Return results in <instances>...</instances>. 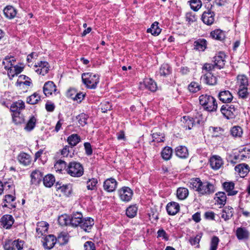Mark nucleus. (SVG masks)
Wrapping results in <instances>:
<instances>
[{"label": "nucleus", "instance_id": "nucleus-26", "mask_svg": "<svg viewBox=\"0 0 250 250\" xmlns=\"http://www.w3.org/2000/svg\"><path fill=\"white\" fill-rule=\"evenodd\" d=\"M215 204L222 207L226 204L227 196L224 192H218L215 194L214 197Z\"/></svg>", "mask_w": 250, "mask_h": 250}, {"label": "nucleus", "instance_id": "nucleus-5", "mask_svg": "<svg viewBox=\"0 0 250 250\" xmlns=\"http://www.w3.org/2000/svg\"><path fill=\"white\" fill-rule=\"evenodd\" d=\"M66 171L70 176L75 177H80L83 174V166L78 162H71L69 163Z\"/></svg>", "mask_w": 250, "mask_h": 250}, {"label": "nucleus", "instance_id": "nucleus-47", "mask_svg": "<svg viewBox=\"0 0 250 250\" xmlns=\"http://www.w3.org/2000/svg\"><path fill=\"white\" fill-rule=\"evenodd\" d=\"M36 121V118L33 116H31L27 122L24 129L27 131H31L35 127Z\"/></svg>", "mask_w": 250, "mask_h": 250}, {"label": "nucleus", "instance_id": "nucleus-52", "mask_svg": "<svg viewBox=\"0 0 250 250\" xmlns=\"http://www.w3.org/2000/svg\"><path fill=\"white\" fill-rule=\"evenodd\" d=\"M186 19L188 23L191 24L197 21V17L195 13L189 12L186 15Z\"/></svg>", "mask_w": 250, "mask_h": 250}, {"label": "nucleus", "instance_id": "nucleus-53", "mask_svg": "<svg viewBox=\"0 0 250 250\" xmlns=\"http://www.w3.org/2000/svg\"><path fill=\"white\" fill-rule=\"evenodd\" d=\"M66 163L64 161L60 160L58 161L54 165V169L56 171L61 172V171L66 168Z\"/></svg>", "mask_w": 250, "mask_h": 250}, {"label": "nucleus", "instance_id": "nucleus-15", "mask_svg": "<svg viewBox=\"0 0 250 250\" xmlns=\"http://www.w3.org/2000/svg\"><path fill=\"white\" fill-rule=\"evenodd\" d=\"M57 241L56 237L52 234L47 235L45 237L43 241V246L46 249L50 250L52 249Z\"/></svg>", "mask_w": 250, "mask_h": 250}, {"label": "nucleus", "instance_id": "nucleus-48", "mask_svg": "<svg viewBox=\"0 0 250 250\" xmlns=\"http://www.w3.org/2000/svg\"><path fill=\"white\" fill-rule=\"evenodd\" d=\"M138 208L135 205L129 206L126 210V215L129 218H133L137 214Z\"/></svg>", "mask_w": 250, "mask_h": 250}, {"label": "nucleus", "instance_id": "nucleus-43", "mask_svg": "<svg viewBox=\"0 0 250 250\" xmlns=\"http://www.w3.org/2000/svg\"><path fill=\"white\" fill-rule=\"evenodd\" d=\"M71 216L66 214L62 215L58 218L59 223L61 226L71 225Z\"/></svg>", "mask_w": 250, "mask_h": 250}, {"label": "nucleus", "instance_id": "nucleus-29", "mask_svg": "<svg viewBox=\"0 0 250 250\" xmlns=\"http://www.w3.org/2000/svg\"><path fill=\"white\" fill-rule=\"evenodd\" d=\"M235 170L241 177H244L249 171V166L245 164H239L235 167Z\"/></svg>", "mask_w": 250, "mask_h": 250}, {"label": "nucleus", "instance_id": "nucleus-16", "mask_svg": "<svg viewBox=\"0 0 250 250\" xmlns=\"http://www.w3.org/2000/svg\"><path fill=\"white\" fill-rule=\"evenodd\" d=\"M141 88L145 87L148 90L154 92L157 90V86L156 83L150 78H146L143 82L140 83Z\"/></svg>", "mask_w": 250, "mask_h": 250}, {"label": "nucleus", "instance_id": "nucleus-31", "mask_svg": "<svg viewBox=\"0 0 250 250\" xmlns=\"http://www.w3.org/2000/svg\"><path fill=\"white\" fill-rule=\"evenodd\" d=\"M233 209L232 207L228 206L226 207L223 209L221 212V217L224 219L225 221L230 219L233 216Z\"/></svg>", "mask_w": 250, "mask_h": 250}, {"label": "nucleus", "instance_id": "nucleus-62", "mask_svg": "<svg viewBox=\"0 0 250 250\" xmlns=\"http://www.w3.org/2000/svg\"><path fill=\"white\" fill-rule=\"evenodd\" d=\"M238 94L240 97L243 99L246 98L248 95L247 87L244 88L239 87Z\"/></svg>", "mask_w": 250, "mask_h": 250}, {"label": "nucleus", "instance_id": "nucleus-63", "mask_svg": "<svg viewBox=\"0 0 250 250\" xmlns=\"http://www.w3.org/2000/svg\"><path fill=\"white\" fill-rule=\"evenodd\" d=\"M157 238H161L162 239L167 241L168 240V236L163 229H160L157 231Z\"/></svg>", "mask_w": 250, "mask_h": 250}, {"label": "nucleus", "instance_id": "nucleus-24", "mask_svg": "<svg viewBox=\"0 0 250 250\" xmlns=\"http://www.w3.org/2000/svg\"><path fill=\"white\" fill-rule=\"evenodd\" d=\"M83 219L81 213L77 212L72 214L71 216V226L73 227L80 226Z\"/></svg>", "mask_w": 250, "mask_h": 250}, {"label": "nucleus", "instance_id": "nucleus-25", "mask_svg": "<svg viewBox=\"0 0 250 250\" xmlns=\"http://www.w3.org/2000/svg\"><path fill=\"white\" fill-rule=\"evenodd\" d=\"M18 160L21 164L24 166H29L31 163V158L30 156L24 152H21L19 154L18 156Z\"/></svg>", "mask_w": 250, "mask_h": 250}, {"label": "nucleus", "instance_id": "nucleus-51", "mask_svg": "<svg viewBox=\"0 0 250 250\" xmlns=\"http://www.w3.org/2000/svg\"><path fill=\"white\" fill-rule=\"evenodd\" d=\"M40 100V96L39 94L34 93L27 98V102L31 104H37Z\"/></svg>", "mask_w": 250, "mask_h": 250}, {"label": "nucleus", "instance_id": "nucleus-37", "mask_svg": "<svg viewBox=\"0 0 250 250\" xmlns=\"http://www.w3.org/2000/svg\"><path fill=\"white\" fill-rule=\"evenodd\" d=\"M181 122L184 124V127L186 129H190L194 124L193 119L188 116H184L181 119Z\"/></svg>", "mask_w": 250, "mask_h": 250}, {"label": "nucleus", "instance_id": "nucleus-55", "mask_svg": "<svg viewBox=\"0 0 250 250\" xmlns=\"http://www.w3.org/2000/svg\"><path fill=\"white\" fill-rule=\"evenodd\" d=\"M190 5L193 10L197 11L201 8L202 3L200 0H191L190 1Z\"/></svg>", "mask_w": 250, "mask_h": 250}, {"label": "nucleus", "instance_id": "nucleus-60", "mask_svg": "<svg viewBox=\"0 0 250 250\" xmlns=\"http://www.w3.org/2000/svg\"><path fill=\"white\" fill-rule=\"evenodd\" d=\"M219 242V239L218 237L215 236H213L211 240L210 250H216Z\"/></svg>", "mask_w": 250, "mask_h": 250}, {"label": "nucleus", "instance_id": "nucleus-38", "mask_svg": "<svg viewBox=\"0 0 250 250\" xmlns=\"http://www.w3.org/2000/svg\"><path fill=\"white\" fill-rule=\"evenodd\" d=\"M210 36L213 39L219 41H222L225 37V33L220 29H216L212 31L210 33Z\"/></svg>", "mask_w": 250, "mask_h": 250}, {"label": "nucleus", "instance_id": "nucleus-4", "mask_svg": "<svg viewBox=\"0 0 250 250\" xmlns=\"http://www.w3.org/2000/svg\"><path fill=\"white\" fill-rule=\"evenodd\" d=\"M82 79L86 87L89 89H95L99 83L100 76L96 74L84 73L82 74Z\"/></svg>", "mask_w": 250, "mask_h": 250}, {"label": "nucleus", "instance_id": "nucleus-40", "mask_svg": "<svg viewBox=\"0 0 250 250\" xmlns=\"http://www.w3.org/2000/svg\"><path fill=\"white\" fill-rule=\"evenodd\" d=\"M188 195V190L187 188H179L177 190V196L180 200H184Z\"/></svg>", "mask_w": 250, "mask_h": 250}, {"label": "nucleus", "instance_id": "nucleus-1", "mask_svg": "<svg viewBox=\"0 0 250 250\" xmlns=\"http://www.w3.org/2000/svg\"><path fill=\"white\" fill-rule=\"evenodd\" d=\"M190 186L201 195H209L215 191L213 184L208 181L202 182L197 178L191 180Z\"/></svg>", "mask_w": 250, "mask_h": 250}, {"label": "nucleus", "instance_id": "nucleus-50", "mask_svg": "<svg viewBox=\"0 0 250 250\" xmlns=\"http://www.w3.org/2000/svg\"><path fill=\"white\" fill-rule=\"evenodd\" d=\"M98 183L97 179L93 178L89 179L86 182V188L88 190H93L96 189V185Z\"/></svg>", "mask_w": 250, "mask_h": 250}, {"label": "nucleus", "instance_id": "nucleus-64", "mask_svg": "<svg viewBox=\"0 0 250 250\" xmlns=\"http://www.w3.org/2000/svg\"><path fill=\"white\" fill-rule=\"evenodd\" d=\"M84 250H96L95 244L92 241H86L84 244Z\"/></svg>", "mask_w": 250, "mask_h": 250}, {"label": "nucleus", "instance_id": "nucleus-17", "mask_svg": "<svg viewBox=\"0 0 250 250\" xmlns=\"http://www.w3.org/2000/svg\"><path fill=\"white\" fill-rule=\"evenodd\" d=\"M218 98L223 103H230L233 100V97L229 90L220 91L218 95Z\"/></svg>", "mask_w": 250, "mask_h": 250}, {"label": "nucleus", "instance_id": "nucleus-9", "mask_svg": "<svg viewBox=\"0 0 250 250\" xmlns=\"http://www.w3.org/2000/svg\"><path fill=\"white\" fill-rule=\"evenodd\" d=\"M24 242L22 240H17L13 242L9 241L4 246L5 250H23Z\"/></svg>", "mask_w": 250, "mask_h": 250}, {"label": "nucleus", "instance_id": "nucleus-33", "mask_svg": "<svg viewBox=\"0 0 250 250\" xmlns=\"http://www.w3.org/2000/svg\"><path fill=\"white\" fill-rule=\"evenodd\" d=\"M24 107V103L21 100H18L11 104L10 109L13 112L19 113Z\"/></svg>", "mask_w": 250, "mask_h": 250}, {"label": "nucleus", "instance_id": "nucleus-13", "mask_svg": "<svg viewBox=\"0 0 250 250\" xmlns=\"http://www.w3.org/2000/svg\"><path fill=\"white\" fill-rule=\"evenodd\" d=\"M43 91L46 96H49L53 94L55 95L57 92L56 86L53 82L48 81L44 83Z\"/></svg>", "mask_w": 250, "mask_h": 250}, {"label": "nucleus", "instance_id": "nucleus-30", "mask_svg": "<svg viewBox=\"0 0 250 250\" xmlns=\"http://www.w3.org/2000/svg\"><path fill=\"white\" fill-rule=\"evenodd\" d=\"M236 235L239 240L247 239L249 237V232L246 228L240 227L236 229Z\"/></svg>", "mask_w": 250, "mask_h": 250}, {"label": "nucleus", "instance_id": "nucleus-41", "mask_svg": "<svg viewBox=\"0 0 250 250\" xmlns=\"http://www.w3.org/2000/svg\"><path fill=\"white\" fill-rule=\"evenodd\" d=\"M237 85L239 87H246L248 85V79L247 77L244 75H238L237 77Z\"/></svg>", "mask_w": 250, "mask_h": 250}, {"label": "nucleus", "instance_id": "nucleus-54", "mask_svg": "<svg viewBox=\"0 0 250 250\" xmlns=\"http://www.w3.org/2000/svg\"><path fill=\"white\" fill-rule=\"evenodd\" d=\"M171 72L170 66L167 64H163L160 68V74L161 76H165Z\"/></svg>", "mask_w": 250, "mask_h": 250}, {"label": "nucleus", "instance_id": "nucleus-58", "mask_svg": "<svg viewBox=\"0 0 250 250\" xmlns=\"http://www.w3.org/2000/svg\"><path fill=\"white\" fill-rule=\"evenodd\" d=\"M152 138L154 141L160 143L164 141L165 136L163 134L160 132H153L152 134Z\"/></svg>", "mask_w": 250, "mask_h": 250}, {"label": "nucleus", "instance_id": "nucleus-3", "mask_svg": "<svg viewBox=\"0 0 250 250\" xmlns=\"http://www.w3.org/2000/svg\"><path fill=\"white\" fill-rule=\"evenodd\" d=\"M199 102L204 108L209 112H213L216 110L217 104L215 99L212 96L205 94L202 95L199 98Z\"/></svg>", "mask_w": 250, "mask_h": 250}, {"label": "nucleus", "instance_id": "nucleus-27", "mask_svg": "<svg viewBox=\"0 0 250 250\" xmlns=\"http://www.w3.org/2000/svg\"><path fill=\"white\" fill-rule=\"evenodd\" d=\"M42 176V174L40 170L36 169L33 171L30 175L32 184L35 185L39 184L41 181Z\"/></svg>", "mask_w": 250, "mask_h": 250}, {"label": "nucleus", "instance_id": "nucleus-34", "mask_svg": "<svg viewBox=\"0 0 250 250\" xmlns=\"http://www.w3.org/2000/svg\"><path fill=\"white\" fill-rule=\"evenodd\" d=\"M207 41L204 39H198L194 42V48L199 51H203L207 48Z\"/></svg>", "mask_w": 250, "mask_h": 250}, {"label": "nucleus", "instance_id": "nucleus-57", "mask_svg": "<svg viewBox=\"0 0 250 250\" xmlns=\"http://www.w3.org/2000/svg\"><path fill=\"white\" fill-rule=\"evenodd\" d=\"M87 115L84 113L81 114L77 117L79 125L82 126H84L87 124Z\"/></svg>", "mask_w": 250, "mask_h": 250}, {"label": "nucleus", "instance_id": "nucleus-19", "mask_svg": "<svg viewBox=\"0 0 250 250\" xmlns=\"http://www.w3.org/2000/svg\"><path fill=\"white\" fill-rule=\"evenodd\" d=\"M117 184V182L115 179L108 178L104 183V189L108 192H112L116 188Z\"/></svg>", "mask_w": 250, "mask_h": 250}, {"label": "nucleus", "instance_id": "nucleus-59", "mask_svg": "<svg viewBox=\"0 0 250 250\" xmlns=\"http://www.w3.org/2000/svg\"><path fill=\"white\" fill-rule=\"evenodd\" d=\"M56 188L57 190H60L61 192L64 194H66L67 192H69V186L67 185H61V184L57 183L56 185Z\"/></svg>", "mask_w": 250, "mask_h": 250}, {"label": "nucleus", "instance_id": "nucleus-61", "mask_svg": "<svg viewBox=\"0 0 250 250\" xmlns=\"http://www.w3.org/2000/svg\"><path fill=\"white\" fill-rule=\"evenodd\" d=\"M216 68L214 64L210 63H205L203 66V73L205 74V72H212L214 69Z\"/></svg>", "mask_w": 250, "mask_h": 250}, {"label": "nucleus", "instance_id": "nucleus-18", "mask_svg": "<svg viewBox=\"0 0 250 250\" xmlns=\"http://www.w3.org/2000/svg\"><path fill=\"white\" fill-rule=\"evenodd\" d=\"M226 55L224 52H220L214 57V64L216 68L221 69L223 67L225 62Z\"/></svg>", "mask_w": 250, "mask_h": 250}, {"label": "nucleus", "instance_id": "nucleus-35", "mask_svg": "<svg viewBox=\"0 0 250 250\" xmlns=\"http://www.w3.org/2000/svg\"><path fill=\"white\" fill-rule=\"evenodd\" d=\"M176 155L179 158H186L188 155V149L184 146H179L175 149Z\"/></svg>", "mask_w": 250, "mask_h": 250}, {"label": "nucleus", "instance_id": "nucleus-6", "mask_svg": "<svg viewBox=\"0 0 250 250\" xmlns=\"http://www.w3.org/2000/svg\"><path fill=\"white\" fill-rule=\"evenodd\" d=\"M223 115L227 119L234 118L236 114V108L233 105L224 104L220 109Z\"/></svg>", "mask_w": 250, "mask_h": 250}, {"label": "nucleus", "instance_id": "nucleus-44", "mask_svg": "<svg viewBox=\"0 0 250 250\" xmlns=\"http://www.w3.org/2000/svg\"><path fill=\"white\" fill-rule=\"evenodd\" d=\"M172 155V149L171 147H165L161 152L162 158L165 160H169Z\"/></svg>", "mask_w": 250, "mask_h": 250}, {"label": "nucleus", "instance_id": "nucleus-22", "mask_svg": "<svg viewBox=\"0 0 250 250\" xmlns=\"http://www.w3.org/2000/svg\"><path fill=\"white\" fill-rule=\"evenodd\" d=\"M14 221L12 216L9 214L3 215L0 219L1 225L6 229H9L12 226Z\"/></svg>", "mask_w": 250, "mask_h": 250}, {"label": "nucleus", "instance_id": "nucleus-36", "mask_svg": "<svg viewBox=\"0 0 250 250\" xmlns=\"http://www.w3.org/2000/svg\"><path fill=\"white\" fill-rule=\"evenodd\" d=\"M3 13L7 18L12 19L16 16L17 11L13 6L9 5L3 9Z\"/></svg>", "mask_w": 250, "mask_h": 250}, {"label": "nucleus", "instance_id": "nucleus-2", "mask_svg": "<svg viewBox=\"0 0 250 250\" xmlns=\"http://www.w3.org/2000/svg\"><path fill=\"white\" fill-rule=\"evenodd\" d=\"M16 63V60L13 56H6L2 61V65L7 70L10 79H12L15 76L21 73L23 69V67Z\"/></svg>", "mask_w": 250, "mask_h": 250}, {"label": "nucleus", "instance_id": "nucleus-39", "mask_svg": "<svg viewBox=\"0 0 250 250\" xmlns=\"http://www.w3.org/2000/svg\"><path fill=\"white\" fill-rule=\"evenodd\" d=\"M161 31V29L158 27V22H154L152 24L150 28L147 29V32L150 33L152 35L157 36Z\"/></svg>", "mask_w": 250, "mask_h": 250}, {"label": "nucleus", "instance_id": "nucleus-32", "mask_svg": "<svg viewBox=\"0 0 250 250\" xmlns=\"http://www.w3.org/2000/svg\"><path fill=\"white\" fill-rule=\"evenodd\" d=\"M15 200V197L12 195L7 194L5 195L3 200L4 204L3 207L9 208H15V203L14 202Z\"/></svg>", "mask_w": 250, "mask_h": 250}, {"label": "nucleus", "instance_id": "nucleus-14", "mask_svg": "<svg viewBox=\"0 0 250 250\" xmlns=\"http://www.w3.org/2000/svg\"><path fill=\"white\" fill-rule=\"evenodd\" d=\"M48 224L44 221L39 222L36 228L37 236L41 237L46 235L48 229Z\"/></svg>", "mask_w": 250, "mask_h": 250}, {"label": "nucleus", "instance_id": "nucleus-8", "mask_svg": "<svg viewBox=\"0 0 250 250\" xmlns=\"http://www.w3.org/2000/svg\"><path fill=\"white\" fill-rule=\"evenodd\" d=\"M120 199L124 202H129L132 198L133 191L127 187H124L119 190Z\"/></svg>", "mask_w": 250, "mask_h": 250}, {"label": "nucleus", "instance_id": "nucleus-28", "mask_svg": "<svg viewBox=\"0 0 250 250\" xmlns=\"http://www.w3.org/2000/svg\"><path fill=\"white\" fill-rule=\"evenodd\" d=\"M179 205L176 202L169 203L167 206V213L171 215L176 214L179 211Z\"/></svg>", "mask_w": 250, "mask_h": 250}, {"label": "nucleus", "instance_id": "nucleus-7", "mask_svg": "<svg viewBox=\"0 0 250 250\" xmlns=\"http://www.w3.org/2000/svg\"><path fill=\"white\" fill-rule=\"evenodd\" d=\"M50 66L46 61H40L34 65V70L36 73L42 76L46 74L49 70Z\"/></svg>", "mask_w": 250, "mask_h": 250}, {"label": "nucleus", "instance_id": "nucleus-12", "mask_svg": "<svg viewBox=\"0 0 250 250\" xmlns=\"http://www.w3.org/2000/svg\"><path fill=\"white\" fill-rule=\"evenodd\" d=\"M31 84V80L29 77L24 75H21L19 76L16 85L21 89L28 87Z\"/></svg>", "mask_w": 250, "mask_h": 250}, {"label": "nucleus", "instance_id": "nucleus-11", "mask_svg": "<svg viewBox=\"0 0 250 250\" xmlns=\"http://www.w3.org/2000/svg\"><path fill=\"white\" fill-rule=\"evenodd\" d=\"M201 79L203 82L208 85H213L217 83V77L210 72H205Z\"/></svg>", "mask_w": 250, "mask_h": 250}, {"label": "nucleus", "instance_id": "nucleus-21", "mask_svg": "<svg viewBox=\"0 0 250 250\" xmlns=\"http://www.w3.org/2000/svg\"><path fill=\"white\" fill-rule=\"evenodd\" d=\"M94 224V219L90 217L83 218L80 227L85 231H89Z\"/></svg>", "mask_w": 250, "mask_h": 250}, {"label": "nucleus", "instance_id": "nucleus-49", "mask_svg": "<svg viewBox=\"0 0 250 250\" xmlns=\"http://www.w3.org/2000/svg\"><path fill=\"white\" fill-rule=\"evenodd\" d=\"M230 132L233 137H240L243 134V130L239 126H234L231 128Z\"/></svg>", "mask_w": 250, "mask_h": 250}, {"label": "nucleus", "instance_id": "nucleus-46", "mask_svg": "<svg viewBox=\"0 0 250 250\" xmlns=\"http://www.w3.org/2000/svg\"><path fill=\"white\" fill-rule=\"evenodd\" d=\"M80 141V137L76 134L69 136L67 138V142L72 146H76Z\"/></svg>", "mask_w": 250, "mask_h": 250}, {"label": "nucleus", "instance_id": "nucleus-23", "mask_svg": "<svg viewBox=\"0 0 250 250\" xmlns=\"http://www.w3.org/2000/svg\"><path fill=\"white\" fill-rule=\"evenodd\" d=\"M223 186L228 196L235 195L238 192L237 190L234 189V184L232 182H226Z\"/></svg>", "mask_w": 250, "mask_h": 250}, {"label": "nucleus", "instance_id": "nucleus-10", "mask_svg": "<svg viewBox=\"0 0 250 250\" xmlns=\"http://www.w3.org/2000/svg\"><path fill=\"white\" fill-rule=\"evenodd\" d=\"M209 164L213 169L218 170L223 165L224 161L220 156L215 155L210 158Z\"/></svg>", "mask_w": 250, "mask_h": 250}, {"label": "nucleus", "instance_id": "nucleus-45", "mask_svg": "<svg viewBox=\"0 0 250 250\" xmlns=\"http://www.w3.org/2000/svg\"><path fill=\"white\" fill-rule=\"evenodd\" d=\"M43 182L46 187L50 188L54 184L55 178L52 174H48L43 178Z\"/></svg>", "mask_w": 250, "mask_h": 250}, {"label": "nucleus", "instance_id": "nucleus-42", "mask_svg": "<svg viewBox=\"0 0 250 250\" xmlns=\"http://www.w3.org/2000/svg\"><path fill=\"white\" fill-rule=\"evenodd\" d=\"M202 237V234L201 233H199L195 237H190L189 239V242L192 246H194L195 248H199L200 247L199 243Z\"/></svg>", "mask_w": 250, "mask_h": 250}, {"label": "nucleus", "instance_id": "nucleus-56", "mask_svg": "<svg viewBox=\"0 0 250 250\" xmlns=\"http://www.w3.org/2000/svg\"><path fill=\"white\" fill-rule=\"evenodd\" d=\"M189 90L193 93H196L201 89V85L196 82H191L188 85Z\"/></svg>", "mask_w": 250, "mask_h": 250}, {"label": "nucleus", "instance_id": "nucleus-20", "mask_svg": "<svg viewBox=\"0 0 250 250\" xmlns=\"http://www.w3.org/2000/svg\"><path fill=\"white\" fill-rule=\"evenodd\" d=\"M202 20L207 25L212 24L214 21V13L209 10L205 11L202 14Z\"/></svg>", "mask_w": 250, "mask_h": 250}]
</instances>
